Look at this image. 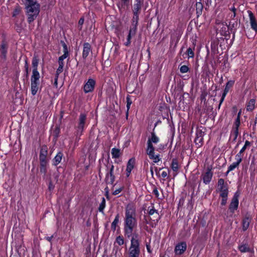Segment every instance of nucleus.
<instances>
[{
    "label": "nucleus",
    "mask_w": 257,
    "mask_h": 257,
    "mask_svg": "<svg viewBox=\"0 0 257 257\" xmlns=\"http://www.w3.org/2000/svg\"><path fill=\"white\" fill-rule=\"evenodd\" d=\"M62 46L63 48V52H64L63 54L68 56L69 51H68V49L66 44L64 42H62Z\"/></svg>",
    "instance_id": "nucleus-40"
},
{
    "label": "nucleus",
    "mask_w": 257,
    "mask_h": 257,
    "mask_svg": "<svg viewBox=\"0 0 257 257\" xmlns=\"http://www.w3.org/2000/svg\"><path fill=\"white\" fill-rule=\"evenodd\" d=\"M240 124V118H239V116H237L236 121H235V125L236 127H238Z\"/></svg>",
    "instance_id": "nucleus-51"
},
{
    "label": "nucleus",
    "mask_w": 257,
    "mask_h": 257,
    "mask_svg": "<svg viewBox=\"0 0 257 257\" xmlns=\"http://www.w3.org/2000/svg\"><path fill=\"white\" fill-rule=\"evenodd\" d=\"M235 162H233L231 164L228 168V172H230L233 171L235 168H236L240 164V163L242 161V157H240L239 155L235 156Z\"/></svg>",
    "instance_id": "nucleus-16"
},
{
    "label": "nucleus",
    "mask_w": 257,
    "mask_h": 257,
    "mask_svg": "<svg viewBox=\"0 0 257 257\" xmlns=\"http://www.w3.org/2000/svg\"><path fill=\"white\" fill-rule=\"evenodd\" d=\"M221 204L222 206L225 205L227 203V197H224V198H221Z\"/></svg>",
    "instance_id": "nucleus-48"
},
{
    "label": "nucleus",
    "mask_w": 257,
    "mask_h": 257,
    "mask_svg": "<svg viewBox=\"0 0 257 257\" xmlns=\"http://www.w3.org/2000/svg\"><path fill=\"white\" fill-rule=\"evenodd\" d=\"M137 29L135 27H131L128 34L127 36L126 41L124 43L125 46H129L131 43V39L134 37L137 32Z\"/></svg>",
    "instance_id": "nucleus-13"
},
{
    "label": "nucleus",
    "mask_w": 257,
    "mask_h": 257,
    "mask_svg": "<svg viewBox=\"0 0 257 257\" xmlns=\"http://www.w3.org/2000/svg\"><path fill=\"white\" fill-rule=\"evenodd\" d=\"M251 221V217L249 215H247L243 218L242 222V230L243 231L247 229Z\"/></svg>",
    "instance_id": "nucleus-15"
},
{
    "label": "nucleus",
    "mask_w": 257,
    "mask_h": 257,
    "mask_svg": "<svg viewBox=\"0 0 257 257\" xmlns=\"http://www.w3.org/2000/svg\"><path fill=\"white\" fill-rule=\"evenodd\" d=\"M218 191L220 193V197L221 198H224V197H228V189L227 184L224 183V181L223 179H219L218 181L217 186Z\"/></svg>",
    "instance_id": "nucleus-4"
},
{
    "label": "nucleus",
    "mask_w": 257,
    "mask_h": 257,
    "mask_svg": "<svg viewBox=\"0 0 257 257\" xmlns=\"http://www.w3.org/2000/svg\"><path fill=\"white\" fill-rule=\"evenodd\" d=\"M91 51V46L88 43H85L83 44V49L82 52V57L85 59Z\"/></svg>",
    "instance_id": "nucleus-17"
},
{
    "label": "nucleus",
    "mask_w": 257,
    "mask_h": 257,
    "mask_svg": "<svg viewBox=\"0 0 257 257\" xmlns=\"http://www.w3.org/2000/svg\"><path fill=\"white\" fill-rule=\"evenodd\" d=\"M122 188H119L118 189H115L112 193L113 195H116L120 193L121 191H122Z\"/></svg>",
    "instance_id": "nucleus-47"
},
{
    "label": "nucleus",
    "mask_w": 257,
    "mask_h": 257,
    "mask_svg": "<svg viewBox=\"0 0 257 257\" xmlns=\"http://www.w3.org/2000/svg\"><path fill=\"white\" fill-rule=\"evenodd\" d=\"M136 217V207L133 204H128L125 207L123 227L124 232L127 237L132 235L133 231L137 226Z\"/></svg>",
    "instance_id": "nucleus-1"
},
{
    "label": "nucleus",
    "mask_w": 257,
    "mask_h": 257,
    "mask_svg": "<svg viewBox=\"0 0 257 257\" xmlns=\"http://www.w3.org/2000/svg\"><path fill=\"white\" fill-rule=\"evenodd\" d=\"M194 48L192 49L190 47L188 48L187 52H186V54L188 55V58L194 57Z\"/></svg>",
    "instance_id": "nucleus-38"
},
{
    "label": "nucleus",
    "mask_w": 257,
    "mask_h": 257,
    "mask_svg": "<svg viewBox=\"0 0 257 257\" xmlns=\"http://www.w3.org/2000/svg\"><path fill=\"white\" fill-rule=\"evenodd\" d=\"M250 145V142L248 141H246L244 146L246 148L247 147L249 146Z\"/></svg>",
    "instance_id": "nucleus-56"
},
{
    "label": "nucleus",
    "mask_w": 257,
    "mask_h": 257,
    "mask_svg": "<svg viewBox=\"0 0 257 257\" xmlns=\"http://www.w3.org/2000/svg\"><path fill=\"white\" fill-rule=\"evenodd\" d=\"M105 207V200L104 197L102 198V201L100 203L99 207V211L100 212H103V211Z\"/></svg>",
    "instance_id": "nucleus-39"
},
{
    "label": "nucleus",
    "mask_w": 257,
    "mask_h": 257,
    "mask_svg": "<svg viewBox=\"0 0 257 257\" xmlns=\"http://www.w3.org/2000/svg\"><path fill=\"white\" fill-rule=\"evenodd\" d=\"M238 195L237 194V193H235L234 195L233 196L231 201L230 202V204L229 205V209L230 211L233 213L235 210H236L238 206Z\"/></svg>",
    "instance_id": "nucleus-9"
},
{
    "label": "nucleus",
    "mask_w": 257,
    "mask_h": 257,
    "mask_svg": "<svg viewBox=\"0 0 257 257\" xmlns=\"http://www.w3.org/2000/svg\"><path fill=\"white\" fill-rule=\"evenodd\" d=\"M58 76H56L55 75V79H54V85L57 87V85H58Z\"/></svg>",
    "instance_id": "nucleus-52"
},
{
    "label": "nucleus",
    "mask_w": 257,
    "mask_h": 257,
    "mask_svg": "<svg viewBox=\"0 0 257 257\" xmlns=\"http://www.w3.org/2000/svg\"><path fill=\"white\" fill-rule=\"evenodd\" d=\"M53 188H54V186H53V184H52V183L50 182L49 183V189L51 190L53 189Z\"/></svg>",
    "instance_id": "nucleus-58"
},
{
    "label": "nucleus",
    "mask_w": 257,
    "mask_h": 257,
    "mask_svg": "<svg viewBox=\"0 0 257 257\" xmlns=\"http://www.w3.org/2000/svg\"><path fill=\"white\" fill-rule=\"evenodd\" d=\"M95 82L93 79L90 78L84 85V91L88 93L93 90Z\"/></svg>",
    "instance_id": "nucleus-8"
},
{
    "label": "nucleus",
    "mask_w": 257,
    "mask_h": 257,
    "mask_svg": "<svg viewBox=\"0 0 257 257\" xmlns=\"http://www.w3.org/2000/svg\"><path fill=\"white\" fill-rule=\"evenodd\" d=\"M111 154L113 159H117L120 156V150L116 148H112L111 149Z\"/></svg>",
    "instance_id": "nucleus-25"
},
{
    "label": "nucleus",
    "mask_w": 257,
    "mask_h": 257,
    "mask_svg": "<svg viewBox=\"0 0 257 257\" xmlns=\"http://www.w3.org/2000/svg\"><path fill=\"white\" fill-rule=\"evenodd\" d=\"M119 214H117L115 216V218H114V220L113 221V222H112L111 225V227L112 230H115L116 226L119 222Z\"/></svg>",
    "instance_id": "nucleus-32"
},
{
    "label": "nucleus",
    "mask_w": 257,
    "mask_h": 257,
    "mask_svg": "<svg viewBox=\"0 0 257 257\" xmlns=\"http://www.w3.org/2000/svg\"><path fill=\"white\" fill-rule=\"evenodd\" d=\"M26 13L27 15L28 22L30 24L33 22L38 16L40 6L37 0H24Z\"/></svg>",
    "instance_id": "nucleus-2"
},
{
    "label": "nucleus",
    "mask_w": 257,
    "mask_h": 257,
    "mask_svg": "<svg viewBox=\"0 0 257 257\" xmlns=\"http://www.w3.org/2000/svg\"><path fill=\"white\" fill-rule=\"evenodd\" d=\"M150 171H151V174L153 176V174H154V172H153V168H151Z\"/></svg>",
    "instance_id": "nucleus-63"
},
{
    "label": "nucleus",
    "mask_w": 257,
    "mask_h": 257,
    "mask_svg": "<svg viewBox=\"0 0 257 257\" xmlns=\"http://www.w3.org/2000/svg\"><path fill=\"white\" fill-rule=\"evenodd\" d=\"M160 141L159 138L156 136L155 133H151V137L149 138L147 141V149H155L153 143L157 144Z\"/></svg>",
    "instance_id": "nucleus-6"
},
{
    "label": "nucleus",
    "mask_w": 257,
    "mask_h": 257,
    "mask_svg": "<svg viewBox=\"0 0 257 257\" xmlns=\"http://www.w3.org/2000/svg\"><path fill=\"white\" fill-rule=\"evenodd\" d=\"M86 123V115L84 113H81L79 117V122L77 126V132L82 133Z\"/></svg>",
    "instance_id": "nucleus-5"
},
{
    "label": "nucleus",
    "mask_w": 257,
    "mask_h": 257,
    "mask_svg": "<svg viewBox=\"0 0 257 257\" xmlns=\"http://www.w3.org/2000/svg\"><path fill=\"white\" fill-rule=\"evenodd\" d=\"M53 238V235H51V236H47L46 237V239L49 241H51L52 239Z\"/></svg>",
    "instance_id": "nucleus-57"
},
{
    "label": "nucleus",
    "mask_w": 257,
    "mask_h": 257,
    "mask_svg": "<svg viewBox=\"0 0 257 257\" xmlns=\"http://www.w3.org/2000/svg\"><path fill=\"white\" fill-rule=\"evenodd\" d=\"M134 160L133 159H131L129 160V161L127 162L126 169V177H129L132 170L133 169L134 167Z\"/></svg>",
    "instance_id": "nucleus-18"
},
{
    "label": "nucleus",
    "mask_w": 257,
    "mask_h": 257,
    "mask_svg": "<svg viewBox=\"0 0 257 257\" xmlns=\"http://www.w3.org/2000/svg\"><path fill=\"white\" fill-rule=\"evenodd\" d=\"M114 166L111 165L109 170V172L107 173L105 177L106 182L107 184H112L113 183L115 177L113 175Z\"/></svg>",
    "instance_id": "nucleus-11"
},
{
    "label": "nucleus",
    "mask_w": 257,
    "mask_h": 257,
    "mask_svg": "<svg viewBox=\"0 0 257 257\" xmlns=\"http://www.w3.org/2000/svg\"><path fill=\"white\" fill-rule=\"evenodd\" d=\"M196 13L199 16L201 15L202 13V9H203V5L200 2H197L196 4Z\"/></svg>",
    "instance_id": "nucleus-34"
},
{
    "label": "nucleus",
    "mask_w": 257,
    "mask_h": 257,
    "mask_svg": "<svg viewBox=\"0 0 257 257\" xmlns=\"http://www.w3.org/2000/svg\"><path fill=\"white\" fill-rule=\"evenodd\" d=\"M169 172L170 171L169 170L167 171H163L161 173V176L164 178L167 177Z\"/></svg>",
    "instance_id": "nucleus-46"
},
{
    "label": "nucleus",
    "mask_w": 257,
    "mask_h": 257,
    "mask_svg": "<svg viewBox=\"0 0 257 257\" xmlns=\"http://www.w3.org/2000/svg\"><path fill=\"white\" fill-rule=\"evenodd\" d=\"M59 67L57 69L56 73V76H59V75L63 71V68L64 66V64L61 63L60 64H59Z\"/></svg>",
    "instance_id": "nucleus-41"
},
{
    "label": "nucleus",
    "mask_w": 257,
    "mask_h": 257,
    "mask_svg": "<svg viewBox=\"0 0 257 257\" xmlns=\"http://www.w3.org/2000/svg\"><path fill=\"white\" fill-rule=\"evenodd\" d=\"M128 2V0H121V3H119L117 4L118 8L120 10L123 7V5H127Z\"/></svg>",
    "instance_id": "nucleus-42"
},
{
    "label": "nucleus",
    "mask_w": 257,
    "mask_h": 257,
    "mask_svg": "<svg viewBox=\"0 0 257 257\" xmlns=\"http://www.w3.org/2000/svg\"><path fill=\"white\" fill-rule=\"evenodd\" d=\"M48 155V148L44 145L41 147L40 154V161H48L47 156Z\"/></svg>",
    "instance_id": "nucleus-14"
},
{
    "label": "nucleus",
    "mask_w": 257,
    "mask_h": 257,
    "mask_svg": "<svg viewBox=\"0 0 257 257\" xmlns=\"http://www.w3.org/2000/svg\"><path fill=\"white\" fill-rule=\"evenodd\" d=\"M113 252H114V254L115 257H120L121 254V248H120L118 246L114 245Z\"/></svg>",
    "instance_id": "nucleus-33"
},
{
    "label": "nucleus",
    "mask_w": 257,
    "mask_h": 257,
    "mask_svg": "<svg viewBox=\"0 0 257 257\" xmlns=\"http://www.w3.org/2000/svg\"><path fill=\"white\" fill-rule=\"evenodd\" d=\"M171 168H172V170L174 172H175V173L174 174V176H175L177 175V172L179 169L178 163L176 160H175V159L173 160V161L172 162V164H171Z\"/></svg>",
    "instance_id": "nucleus-24"
},
{
    "label": "nucleus",
    "mask_w": 257,
    "mask_h": 257,
    "mask_svg": "<svg viewBox=\"0 0 257 257\" xmlns=\"http://www.w3.org/2000/svg\"><path fill=\"white\" fill-rule=\"evenodd\" d=\"M146 152L150 159L152 160L155 163L159 162L161 158L159 154H155V149H147Z\"/></svg>",
    "instance_id": "nucleus-10"
},
{
    "label": "nucleus",
    "mask_w": 257,
    "mask_h": 257,
    "mask_svg": "<svg viewBox=\"0 0 257 257\" xmlns=\"http://www.w3.org/2000/svg\"><path fill=\"white\" fill-rule=\"evenodd\" d=\"M83 23H84V19H83V18H81V19L79 20L78 24H79V25H82Z\"/></svg>",
    "instance_id": "nucleus-54"
},
{
    "label": "nucleus",
    "mask_w": 257,
    "mask_h": 257,
    "mask_svg": "<svg viewBox=\"0 0 257 257\" xmlns=\"http://www.w3.org/2000/svg\"><path fill=\"white\" fill-rule=\"evenodd\" d=\"M39 83H31V93L33 95H35L37 93L39 88Z\"/></svg>",
    "instance_id": "nucleus-31"
},
{
    "label": "nucleus",
    "mask_w": 257,
    "mask_h": 257,
    "mask_svg": "<svg viewBox=\"0 0 257 257\" xmlns=\"http://www.w3.org/2000/svg\"><path fill=\"white\" fill-rule=\"evenodd\" d=\"M22 12V8L18 5H17L13 11L12 16L13 17H16L17 16L19 15Z\"/></svg>",
    "instance_id": "nucleus-29"
},
{
    "label": "nucleus",
    "mask_w": 257,
    "mask_h": 257,
    "mask_svg": "<svg viewBox=\"0 0 257 257\" xmlns=\"http://www.w3.org/2000/svg\"><path fill=\"white\" fill-rule=\"evenodd\" d=\"M136 3L134 4L133 8V13L140 14L141 9L142 5L143 3V0H135Z\"/></svg>",
    "instance_id": "nucleus-20"
},
{
    "label": "nucleus",
    "mask_w": 257,
    "mask_h": 257,
    "mask_svg": "<svg viewBox=\"0 0 257 257\" xmlns=\"http://www.w3.org/2000/svg\"><path fill=\"white\" fill-rule=\"evenodd\" d=\"M189 68L186 65H183L180 68V71L182 73H186L188 71Z\"/></svg>",
    "instance_id": "nucleus-43"
},
{
    "label": "nucleus",
    "mask_w": 257,
    "mask_h": 257,
    "mask_svg": "<svg viewBox=\"0 0 257 257\" xmlns=\"http://www.w3.org/2000/svg\"><path fill=\"white\" fill-rule=\"evenodd\" d=\"M67 57H68V56H66V55H64V54L62 55L61 56H60L59 58V60H58L59 64H60L61 63L64 64L63 60L66 59Z\"/></svg>",
    "instance_id": "nucleus-44"
},
{
    "label": "nucleus",
    "mask_w": 257,
    "mask_h": 257,
    "mask_svg": "<svg viewBox=\"0 0 257 257\" xmlns=\"http://www.w3.org/2000/svg\"><path fill=\"white\" fill-rule=\"evenodd\" d=\"M8 46L6 43L4 42H2L1 45L0 51L1 53V57L2 58L5 59L7 56Z\"/></svg>",
    "instance_id": "nucleus-21"
},
{
    "label": "nucleus",
    "mask_w": 257,
    "mask_h": 257,
    "mask_svg": "<svg viewBox=\"0 0 257 257\" xmlns=\"http://www.w3.org/2000/svg\"><path fill=\"white\" fill-rule=\"evenodd\" d=\"M235 133V137H237V134H238V127H236Z\"/></svg>",
    "instance_id": "nucleus-61"
},
{
    "label": "nucleus",
    "mask_w": 257,
    "mask_h": 257,
    "mask_svg": "<svg viewBox=\"0 0 257 257\" xmlns=\"http://www.w3.org/2000/svg\"><path fill=\"white\" fill-rule=\"evenodd\" d=\"M238 248L241 252H248L250 250L249 247L247 244H242L239 246Z\"/></svg>",
    "instance_id": "nucleus-37"
},
{
    "label": "nucleus",
    "mask_w": 257,
    "mask_h": 257,
    "mask_svg": "<svg viewBox=\"0 0 257 257\" xmlns=\"http://www.w3.org/2000/svg\"><path fill=\"white\" fill-rule=\"evenodd\" d=\"M39 63V60L36 56H34L32 59L33 71L37 70V67Z\"/></svg>",
    "instance_id": "nucleus-35"
},
{
    "label": "nucleus",
    "mask_w": 257,
    "mask_h": 257,
    "mask_svg": "<svg viewBox=\"0 0 257 257\" xmlns=\"http://www.w3.org/2000/svg\"><path fill=\"white\" fill-rule=\"evenodd\" d=\"M147 247V251L149 252V253H151V247L149 245H147L146 246Z\"/></svg>",
    "instance_id": "nucleus-59"
},
{
    "label": "nucleus",
    "mask_w": 257,
    "mask_h": 257,
    "mask_svg": "<svg viewBox=\"0 0 257 257\" xmlns=\"http://www.w3.org/2000/svg\"><path fill=\"white\" fill-rule=\"evenodd\" d=\"M234 83V81L233 80H229L227 82V83L226 84L224 90V92L222 94L221 98L220 100V104L219 106H220L221 104L222 103V102L224 101V99L227 94V93L229 91V89L232 87Z\"/></svg>",
    "instance_id": "nucleus-12"
},
{
    "label": "nucleus",
    "mask_w": 257,
    "mask_h": 257,
    "mask_svg": "<svg viewBox=\"0 0 257 257\" xmlns=\"http://www.w3.org/2000/svg\"><path fill=\"white\" fill-rule=\"evenodd\" d=\"M153 193L157 197H159V193L158 190L157 189V188H155L153 190Z\"/></svg>",
    "instance_id": "nucleus-50"
},
{
    "label": "nucleus",
    "mask_w": 257,
    "mask_h": 257,
    "mask_svg": "<svg viewBox=\"0 0 257 257\" xmlns=\"http://www.w3.org/2000/svg\"><path fill=\"white\" fill-rule=\"evenodd\" d=\"M133 14H134V16H133V19H132L131 27H135L136 29H137V26H138L139 14H138V13H133Z\"/></svg>",
    "instance_id": "nucleus-26"
},
{
    "label": "nucleus",
    "mask_w": 257,
    "mask_h": 257,
    "mask_svg": "<svg viewBox=\"0 0 257 257\" xmlns=\"http://www.w3.org/2000/svg\"><path fill=\"white\" fill-rule=\"evenodd\" d=\"M124 242V238L122 236H118L116 237L114 245L117 243L118 245H122Z\"/></svg>",
    "instance_id": "nucleus-36"
},
{
    "label": "nucleus",
    "mask_w": 257,
    "mask_h": 257,
    "mask_svg": "<svg viewBox=\"0 0 257 257\" xmlns=\"http://www.w3.org/2000/svg\"><path fill=\"white\" fill-rule=\"evenodd\" d=\"M126 100H127V104H126V107H127V110L128 111L130 108V106L132 104V101L131 99L130 98L129 96H127L126 97Z\"/></svg>",
    "instance_id": "nucleus-45"
},
{
    "label": "nucleus",
    "mask_w": 257,
    "mask_h": 257,
    "mask_svg": "<svg viewBox=\"0 0 257 257\" xmlns=\"http://www.w3.org/2000/svg\"><path fill=\"white\" fill-rule=\"evenodd\" d=\"M25 69H26V73L28 74V72H29V67H28L27 61H26Z\"/></svg>",
    "instance_id": "nucleus-55"
},
{
    "label": "nucleus",
    "mask_w": 257,
    "mask_h": 257,
    "mask_svg": "<svg viewBox=\"0 0 257 257\" xmlns=\"http://www.w3.org/2000/svg\"><path fill=\"white\" fill-rule=\"evenodd\" d=\"M48 161H40V172L44 175L47 172Z\"/></svg>",
    "instance_id": "nucleus-27"
},
{
    "label": "nucleus",
    "mask_w": 257,
    "mask_h": 257,
    "mask_svg": "<svg viewBox=\"0 0 257 257\" xmlns=\"http://www.w3.org/2000/svg\"><path fill=\"white\" fill-rule=\"evenodd\" d=\"M230 10L234 13H235L236 9L234 7H233L230 8Z\"/></svg>",
    "instance_id": "nucleus-60"
},
{
    "label": "nucleus",
    "mask_w": 257,
    "mask_h": 257,
    "mask_svg": "<svg viewBox=\"0 0 257 257\" xmlns=\"http://www.w3.org/2000/svg\"><path fill=\"white\" fill-rule=\"evenodd\" d=\"M186 248V243L185 242H181L176 245L174 252L176 255H181L185 251Z\"/></svg>",
    "instance_id": "nucleus-7"
},
{
    "label": "nucleus",
    "mask_w": 257,
    "mask_h": 257,
    "mask_svg": "<svg viewBox=\"0 0 257 257\" xmlns=\"http://www.w3.org/2000/svg\"><path fill=\"white\" fill-rule=\"evenodd\" d=\"M212 177V173L210 170H208L203 176V182L207 184L211 180Z\"/></svg>",
    "instance_id": "nucleus-19"
},
{
    "label": "nucleus",
    "mask_w": 257,
    "mask_h": 257,
    "mask_svg": "<svg viewBox=\"0 0 257 257\" xmlns=\"http://www.w3.org/2000/svg\"><path fill=\"white\" fill-rule=\"evenodd\" d=\"M62 158V154L60 152L58 153L53 160V165L57 166L58 164H59L61 161Z\"/></svg>",
    "instance_id": "nucleus-28"
},
{
    "label": "nucleus",
    "mask_w": 257,
    "mask_h": 257,
    "mask_svg": "<svg viewBox=\"0 0 257 257\" xmlns=\"http://www.w3.org/2000/svg\"><path fill=\"white\" fill-rule=\"evenodd\" d=\"M141 253L140 243L138 235L134 234L131 239V244L128 249V257H139Z\"/></svg>",
    "instance_id": "nucleus-3"
},
{
    "label": "nucleus",
    "mask_w": 257,
    "mask_h": 257,
    "mask_svg": "<svg viewBox=\"0 0 257 257\" xmlns=\"http://www.w3.org/2000/svg\"><path fill=\"white\" fill-rule=\"evenodd\" d=\"M235 15H236L235 13H233L231 15L230 17H231V18H234L235 17Z\"/></svg>",
    "instance_id": "nucleus-62"
},
{
    "label": "nucleus",
    "mask_w": 257,
    "mask_h": 257,
    "mask_svg": "<svg viewBox=\"0 0 257 257\" xmlns=\"http://www.w3.org/2000/svg\"><path fill=\"white\" fill-rule=\"evenodd\" d=\"M156 211V210L154 209V208H152L149 211V214L150 215H153L155 213V212Z\"/></svg>",
    "instance_id": "nucleus-53"
},
{
    "label": "nucleus",
    "mask_w": 257,
    "mask_h": 257,
    "mask_svg": "<svg viewBox=\"0 0 257 257\" xmlns=\"http://www.w3.org/2000/svg\"><path fill=\"white\" fill-rule=\"evenodd\" d=\"M40 77V73L38 70L33 71L31 79V83H39Z\"/></svg>",
    "instance_id": "nucleus-22"
},
{
    "label": "nucleus",
    "mask_w": 257,
    "mask_h": 257,
    "mask_svg": "<svg viewBox=\"0 0 257 257\" xmlns=\"http://www.w3.org/2000/svg\"><path fill=\"white\" fill-rule=\"evenodd\" d=\"M255 100L254 99H250L246 106V109L248 111H252L254 108Z\"/></svg>",
    "instance_id": "nucleus-30"
},
{
    "label": "nucleus",
    "mask_w": 257,
    "mask_h": 257,
    "mask_svg": "<svg viewBox=\"0 0 257 257\" xmlns=\"http://www.w3.org/2000/svg\"><path fill=\"white\" fill-rule=\"evenodd\" d=\"M249 17L251 28L257 32V23L254 17L251 12L249 14Z\"/></svg>",
    "instance_id": "nucleus-23"
},
{
    "label": "nucleus",
    "mask_w": 257,
    "mask_h": 257,
    "mask_svg": "<svg viewBox=\"0 0 257 257\" xmlns=\"http://www.w3.org/2000/svg\"><path fill=\"white\" fill-rule=\"evenodd\" d=\"M255 123L256 124L257 123V114L256 115L255 120H254Z\"/></svg>",
    "instance_id": "nucleus-64"
},
{
    "label": "nucleus",
    "mask_w": 257,
    "mask_h": 257,
    "mask_svg": "<svg viewBox=\"0 0 257 257\" xmlns=\"http://www.w3.org/2000/svg\"><path fill=\"white\" fill-rule=\"evenodd\" d=\"M246 147H245L244 146H243L242 149L240 150V151H239V152L236 155H239L240 157H242L241 156V154L245 151V150L246 149Z\"/></svg>",
    "instance_id": "nucleus-49"
}]
</instances>
